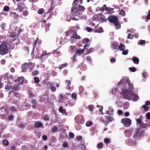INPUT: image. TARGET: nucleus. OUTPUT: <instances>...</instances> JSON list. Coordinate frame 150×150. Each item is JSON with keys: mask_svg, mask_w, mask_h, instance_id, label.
<instances>
[{"mask_svg": "<svg viewBox=\"0 0 150 150\" xmlns=\"http://www.w3.org/2000/svg\"><path fill=\"white\" fill-rule=\"evenodd\" d=\"M11 89H13L15 91H18L20 89V88L18 85H16L14 86L13 88H11Z\"/></svg>", "mask_w": 150, "mask_h": 150, "instance_id": "nucleus-39", "label": "nucleus"}, {"mask_svg": "<svg viewBox=\"0 0 150 150\" xmlns=\"http://www.w3.org/2000/svg\"><path fill=\"white\" fill-rule=\"evenodd\" d=\"M114 110L112 107L111 106H109L108 110L106 112L107 114L112 115L113 114Z\"/></svg>", "mask_w": 150, "mask_h": 150, "instance_id": "nucleus-17", "label": "nucleus"}, {"mask_svg": "<svg viewBox=\"0 0 150 150\" xmlns=\"http://www.w3.org/2000/svg\"><path fill=\"white\" fill-rule=\"evenodd\" d=\"M61 2L59 0H54L51 4V6L60 5L61 4Z\"/></svg>", "mask_w": 150, "mask_h": 150, "instance_id": "nucleus-13", "label": "nucleus"}, {"mask_svg": "<svg viewBox=\"0 0 150 150\" xmlns=\"http://www.w3.org/2000/svg\"><path fill=\"white\" fill-rule=\"evenodd\" d=\"M117 46L118 44L116 42L112 43L111 45L112 47L113 48V49L114 50H115L117 49Z\"/></svg>", "mask_w": 150, "mask_h": 150, "instance_id": "nucleus-30", "label": "nucleus"}, {"mask_svg": "<svg viewBox=\"0 0 150 150\" xmlns=\"http://www.w3.org/2000/svg\"><path fill=\"white\" fill-rule=\"evenodd\" d=\"M143 132L141 129H137L136 133L133 135V137L137 139L140 138V136L142 135Z\"/></svg>", "mask_w": 150, "mask_h": 150, "instance_id": "nucleus-9", "label": "nucleus"}, {"mask_svg": "<svg viewBox=\"0 0 150 150\" xmlns=\"http://www.w3.org/2000/svg\"><path fill=\"white\" fill-rule=\"evenodd\" d=\"M80 145L81 147L82 150H86V146L83 144H82L81 143Z\"/></svg>", "mask_w": 150, "mask_h": 150, "instance_id": "nucleus-46", "label": "nucleus"}, {"mask_svg": "<svg viewBox=\"0 0 150 150\" xmlns=\"http://www.w3.org/2000/svg\"><path fill=\"white\" fill-rule=\"evenodd\" d=\"M68 65V64L66 63L63 64H61L58 67V68L60 69H61L63 68L64 67H66Z\"/></svg>", "mask_w": 150, "mask_h": 150, "instance_id": "nucleus-32", "label": "nucleus"}, {"mask_svg": "<svg viewBox=\"0 0 150 150\" xmlns=\"http://www.w3.org/2000/svg\"><path fill=\"white\" fill-rule=\"evenodd\" d=\"M14 118V116L12 115H11L8 116V120H12Z\"/></svg>", "mask_w": 150, "mask_h": 150, "instance_id": "nucleus-63", "label": "nucleus"}, {"mask_svg": "<svg viewBox=\"0 0 150 150\" xmlns=\"http://www.w3.org/2000/svg\"><path fill=\"white\" fill-rule=\"evenodd\" d=\"M38 74V70H35L33 71L32 75L33 76H36Z\"/></svg>", "mask_w": 150, "mask_h": 150, "instance_id": "nucleus-51", "label": "nucleus"}, {"mask_svg": "<svg viewBox=\"0 0 150 150\" xmlns=\"http://www.w3.org/2000/svg\"><path fill=\"white\" fill-rule=\"evenodd\" d=\"M10 16L11 17H13L15 19H17L19 18V16L18 14L16 13L11 12L10 13Z\"/></svg>", "mask_w": 150, "mask_h": 150, "instance_id": "nucleus-19", "label": "nucleus"}, {"mask_svg": "<svg viewBox=\"0 0 150 150\" xmlns=\"http://www.w3.org/2000/svg\"><path fill=\"white\" fill-rule=\"evenodd\" d=\"M93 124V122L91 121H88L86 122V125L87 127H90L91 125Z\"/></svg>", "mask_w": 150, "mask_h": 150, "instance_id": "nucleus-49", "label": "nucleus"}, {"mask_svg": "<svg viewBox=\"0 0 150 150\" xmlns=\"http://www.w3.org/2000/svg\"><path fill=\"white\" fill-rule=\"evenodd\" d=\"M125 134L126 137H129L132 135L130 131L129 130H127L125 131Z\"/></svg>", "mask_w": 150, "mask_h": 150, "instance_id": "nucleus-22", "label": "nucleus"}, {"mask_svg": "<svg viewBox=\"0 0 150 150\" xmlns=\"http://www.w3.org/2000/svg\"><path fill=\"white\" fill-rule=\"evenodd\" d=\"M88 108L91 111H92L93 110V106L92 105H89L88 106Z\"/></svg>", "mask_w": 150, "mask_h": 150, "instance_id": "nucleus-60", "label": "nucleus"}, {"mask_svg": "<svg viewBox=\"0 0 150 150\" xmlns=\"http://www.w3.org/2000/svg\"><path fill=\"white\" fill-rule=\"evenodd\" d=\"M76 48L75 46H70L68 49V51L71 53H74L75 52Z\"/></svg>", "mask_w": 150, "mask_h": 150, "instance_id": "nucleus-12", "label": "nucleus"}, {"mask_svg": "<svg viewBox=\"0 0 150 150\" xmlns=\"http://www.w3.org/2000/svg\"><path fill=\"white\" fill-rule=\"evenodd\" d=\"M129 104L128 102H126L124 103L123 105V106L125 108L127 109L129 107Z\"/></svg>", "mask_w": 150, "mask_h": 150, "instance_id": "nucleus-48", "label": "nucleus"}, {"mask_svg": "<svg viewBox=\"0 0 150 150\" xmlns=\"http://www.w3.org/2000/svg\"><path fill=\"white\" fill-rule=\"evenodd\" d=\"M93 19L95 21H98L100 23L106 22L107 20L104 16L102 15L101 13H100L98 15H95L93 16Z\"/></svg>", "mask_w": 150, "mask_h": 150, "instance_id": "nucleus-4", "label": "nucleus"}, {"mask_svg": "<svg viewBox=\"0 0 150 150\" xmlns=\"http://www.w3.org/2000/svg\"><path fill=\"white\" fill-rule=\"evenodd\" d=\"M136 120L137 122V126L141 127L143 128H145L147 127V125L146 124H144L142 122L141 119H136Z\"/></svg>", "mask_w": 150, "mask_h": 150, "instance_id": "nucleus-10", "label": "nucleus"}, {"mask_svg": "<svg viewBox=\"0 0 150 150\" xmlns=\"http://www.w3.org/2000/svg\"><path fill=\"white\" fill-rule=\"evenodd\" d=\"M95 32V33H102L103 32V29L102 27H100L98 29L96 30Z\"/></svg>", "mask_w": 150, "mask_h": 150, "instance_id": "nucleus-34", "label": "nucleus"}, {"mask_svg": "<svg viewBox=\"0 0 150 150\" xmlns=\"http://www.w3.org/2000/svg\"><path fill=\"white\" fill-rule=\"evenodd\" d=\"M53 8L51 7V8H50V10H49V11L47 12V13L49 12L50 13V14L51 15L50 17L52 15H53V14L52 13V11H53Z\"/></svg>", "mask_w": 150, "mask_h": 150, "instance_id": "nucleus-47", "label": "nucleus"}, {"mask_svg": "<svg viewBox=\"0 0 150 150\" xmlns=\"http://www.w3.org/2000/svg\"><path fill=\"white\" fill-rule=\"evenodd\" d=\"M119 15H123V16H124L125 15V13L124 10L121 11L119 13Z\"/></svg>", "mask_w": 150, "mask_h": 150, "instance_id": "nucleus-55", "label": "nucleus"}, {"mask_svg": "<svg viewBox=\"0 0 150 150\" xmlns=\"http://www.w3.org/2000/svg\"><path fill=\"white\" fill-rule=\"evenodd\" d=\"M103 146V144L101 143H100L98 144L97 146V147L99 149H101V148Z\"/></svg>", "mask_w": 150, "mask_h": 150, "instance_id": "nucleus-58", "label": "nucleus"}, {"mask_svg": "<svg viewBox=\"0 0 150 150\" xmlns=\"http://www.w3.org/2000/svg\"><path fill=\"white\" fill-rule=\"evenodd\" d=\"M105 143L106 144H108L110 143V140L108 138H105L104 140Z\"/></svg>", "mask_w": 150, "mask_h": 150, "instance_id": "nucleus-53", "label": "nucleus"}, {"mask_svg": "<svg viewBox=\"0 0 150 150\" xmlns=\"http://www.w3.org/2000/svg\"><path fill=\"white\" fill-rule=\"evenodd\" d=\"M127 38L128 39H132L133 38V36L132 34H129L128 35Z\"/></svg>", "mask_w": 150, "mask_h": 150, "instance_id": "nucleus-62", "label": "nucleus"}, {"mask_svg": "<svg viewBox=\"0 0 150 150\" xmlns=\"http://www.w3.org/2000/svg\"><path fill=\"white\" fill-rule=\"evenodd\" d=\"M11 88V85L9 83H8L7 85L6 86L5 89L7 91H8Z\"/></svg>", "mask_w": 150, "mask_h": 150, "instance_id": "nucleus-36", "label": "nucleus"}, {"mask_svg": "<svg viewBox=\"0 0 150 150\" xmlns=\"http://www.w3.org/2000/svg\"><path fill=\"white\" fill-rule=\"evenodd\" d=\"M50 90L52 92H54L56 91V88L55 86H52L50 88Z\"/></svg>", "mask_w": 150, "mask_h": 150, "instance_id": "nucleus-42", "label": "nucleus"}, {"mask_svg": "<svg viewBox=\"0 0 150 150\" xmlns=\"http://www.w3.org/2000/svg\"><path fill=\"white\" fill-rule=\"evenodd\" d=\"M76 128L77 130H79L81 129V126L80 124H77L76 126Z\"/></svg>", "mask_w": 150, "mask_h": 150, "instance_id": "nucleus-43", "label": "nucleus"}, {"mask_svg": "<svg viewBox=\"0 0 150 150\" xmlns=\"http://www.w3.org/2000/svg\"><path fill=\"white\" fill-rule=\"evenodd\" d=\"M9 9V8L8 6H5L4 8V10L5 11H8Z\"/></svg>", "mask_w": 150, "mask_h": 150, "instance_id": "nucleus-56", "label": "nucleus"}, {"mask_svg": "<svg viewBox=\"0 0 150 150\" xmlns=\"http://www.w3.org/2000/svg\"><path fill=\"white\" fill-rule=\"evenodd\" d=\"M84 50L83 49V50H81V49L76 50V51H75V54L76 55V54H82V53H83Z\"/></svg>", "mask_w": 150, "mask_h": 150, "instance_id": "nucleus-27", "label": "nucleus"}, {"mask_svg": "<svg viewBox=\"0 0 150 150\" xmlns=\"http://www.w3.org/2000/svg\"><path fill=\"white\" fill-rule=\"evenodd\" d=\"M18 81L20 84H23L24 81V78L23 76H21L18 78Z\"/></svg>", "mask_w": 150, "mask_h": 150, "instance_id": "nucleus-24", "label": "nucleus"}, {"mask_svg": "<svg viewBox=\"0 0 150 150\" xmlns=\"http://www.w3.org/2000/svg\"><path fill=\"white\" fill-rule=\"evenodd\" d=\"M129 69L132 72H134L136 71V68L134 67H131L129 68Z\"/></svg>", "mask_w": 150, "mask_h": 150, "instance_id": "nucleus-50", "label": "nucleus"}, {"mask_svg": "<svg viewBox=\"0 0 150 150\" xmlns=\"http://www.w3.org/2000/svg\"><path fill=\"white\" fill-rule=\"evenodd\" d=\"M38 38H37L36 40L34 42V45H33V50H34L35 49V47L37 44V43L38 42Z\"/></svg>", "mask_w": 150, "mask_h": 150, "instance_id": "nucleus-44", "label": "nucleus"}, {"mask_svg": "<svg viewBox=\"0 0 150 150\" xmlns=\"http://www.w3.org/2000/svg\"><path fill=\"white\" fill-rule=\"evenodd\" d=\"M145 41L144 40H141L140 41L138 42L139 45H142L145 44Z\"/></svg>", "mask_w": 150, "mask_h": 150, "instance_id": "nucleus-57", "label": "nucleus"}, {"mask_svg": "<svg viewBox=\"0 0 150 150\" xmlns=\"http://www.w3.org/2000/svg\"><path fill=\"white\" fill-rule=\"evenodd\" d=\"M114 25L115 26L116 28V29H120L121 27L120 25V24L119 22L118 21L116 23H115Z\"/></svg>", "mask_w": 150, "mask_h": 150, "instance_id": "nucleus-33", "label": "nucleus"}, {"mask_svg": "<svg viewBox=\"0 0 150 150\" xmlns=\"http://www.w3.org/2000/svg\"><path fill=\"white\" fill-rule=\"evenodd\" d=\"M44 11V10L43 8L40 9L38 11V13L39 14H41Z\"/></svg>", "mask_w": 150, "mask_h": 150, "instance_id": "nucleus-59", "label": "nucleus"}, {"mask_svg": "<svg viewBox=\"0 0 150 150\" xmlns=\"http://www.w3.org/2000/svg\"><path fill=\"white\" fill-rule=\"evenodd\" d=\"M28 11L26 10H24L23 12V15L24 16H27L28 15Z\"/></svg>", "mask_w": 150, "mask_h": 150, "instance_id": "nucleus-40", "label": "nucleus"}, {"mask_svg": "<svg viewBox=\"0 0 150 150\" xmlns=\"http://www.w3.org/2000/svg\"><path fill=\"white\" fill-rule=\"evenodd\" d=\"M18 35V32L17 33H15V32L13 31L10 33L9 35L10 37L14 38L11 40V43H13V44H15L16 45H17V42H18V40L16 39V38L17 37Z\"/></svg>", "mask_w": 150, "mask_h": 150, "instance_id": "nucleus-5", "label": "nucleus"}, {"mask_svg": "<svg viewBox=\"0 0 150 150\" xmlns=\"http://www.w3.org/2000/svg\"><path fill=\"white\" fill-rule=\"evenodd\" d=\"M14 30L15 31H14L15 33L18 32V34L19 33V32H22L23 31V30H21V29L19 28L18 27H16L14 28Z\"/></svg>", "mask_w": 150, "mask_h": 150, "instance_id": "nucleus-35", "label": "nucleus"}, {"mask_svg": "<svg viewBox=\"0 0 150 150\" xmlns=\"http://www.w3.org/2000/svg\"><path fill=\"white\" fill-rule=\"evenodd\" d=\"M132 60L134 64H139V59L137 57H133L132 59Z\"/></svg>", "mask_w": 150, "mask_h": 150, "instance_id": "nucleus-20", "label": "nucleus"}, {"mask_svg": "<svg viewBox=\"0 0 150 150\" xmlns=\"http://www.w3.org/2000/svg\"><path fill=\"white\" fill-rule=\"evenodd\" d=\"M23 3H20L17 4L18 8L17 10H18L20 12H22L23 9Z\"/></svg>", "mask_w": 150, "mask_h": 150, "instance_id": "nucleus-15", "label": "nucleus"}, {"mask_svg": "<svg viewBox=\"0 0 150 150\" xmlns=\"http://www.w3.org/2000/svg\"><path fill=\"white\" fill-rule=\"evenodd\" d=\"M114 120L113 117L109 116H106L105 117V119H102V120L104 123H108Z\"/></svg>", "mask_w": 150, "mask_h": 150, "instance_id": "nucleus-8", "label": "nucleus"}, {"mask_svg": "<svg viewBox=\"0 0 150 150\" xmlns=\"http://www.w3.org/2000/svg\"><path fill=\"white\" fill-rule=\"evenodd\" d=\"M71 38H73L75 39H80L81 37L79 35H78L77 34H73V35L71 37Z\"/></svg>", "mask_w": 150, "mask_h": 150, "instance_id": "nucleus-31", "label": "nucleus"}, {"mask_svg": "<svg viewBox=\"0 0 150 150\" xmlns=\"http://www.w3.org/2000/svg\"><path fill=\"white\" fill-rule=\"evenodd\" d=\"M150 102L148 100L146 101L145 104L143 105L142 107L144 108V110L146 111H147L149 110V107L148 105H150Z\"/></svg>", "mask_w": 150, "mask_h": 150, "instance_id": "nucleus-16", "label": "nucleus"}, {"mask_svg": "<svg viewBox=\"0 0 150 150\" xmlns=\"http://www.w3.org/2000/svg\"><path fill=\"white\" fill-rule=\"evenodd\" d=\"M128 50L127 49L125 50H123L122 53L123 55H126L128 54Z\"/></svg>", "mask_w": 150, "mask_h": 150, "instance_id": "nucleus-61", "label": "nucleus"}, {"mask_svg": "<svg viewBox=\"0 0 150 150\" xmlns=\"http://www.w3.org/2000/svg\"><path fill=\"white\" fill-rule=\"evenodd\" d=\"M94 51V50L92 48H91L88 49L87 50V54H88L90 53H92Z\"/></svg>", "mask_w": 150, "mask_h": 150, "instance_id": "nucleus-41", "label": "nucleus"}, {"mask_svg": "<svg viewBox=\"0 0 150 150\" xmlns=\"http://www.w3.org/2000/svg\"><path fill=\"white\" fill-rule=\"evenodd\" d=\"M107 19L111 23L114 24L118 21L117 17L113 15L109 16L108 18Z\"/></svg>", "mask_w": 150, "mask_h": 150, "instance_id": "nucleus-7", "label": "nucleus"}, {"mask_svg": "<svg viewBox=\"0 0 150 150\" xmlns=\"http://www.w3.org/2000/svg\"><path fill=\"white\" fill-rule=\"evenodd\" d=\"M34 80L36 83H38L39 82V78L37 77H35L34 78Z\"/></svg>", "mask_w": 150, "mask_h": 150, "instance_id": "nucleus-54", "label": "nucleus"}, {"mask_svg": "<svg viewBox=\"0 0 150 150\" xmlns=\"http://www.w3.org/2000/svg\"><path fill=\"white\" fill-rule=\"evenodd\" d=\"M58 129V128L55 126L53 127L52 128V132H57Z\"/></svg>", "mask_w": 150, "mask_h": 150, "instance_id": "nucleus-52", "label": "nucleus"}, {"mask_svg": "<svg viewBox=\"0 0 150 150\" xmlns=\"http://www.w3.org/2000/svg\"><path fill=\"white\" fill-rule=\"evenodd\" d=\"M7 79L8 81V82L10 83L11 84V83H13V78L12 76H9L8 77Z\"/></svg>", "mask_w": 150, "mask_h": 150, "instance_id": "nucleus-26", "label": "nucleus"}, {"mask_svg": "<svg viewBox=\"0 0 150 150\" xmlns=\"http://www.w3.org/2000/svg\"><path fill=\"white\" fill-rule=\"evenodd\" d=\"M84 90L83 87L82 86H80L79 87V91L80 93H82Z\"/></svg>", "mask_w": 150, "mask_h": 150, "instance_id": "nucleus-45", "label": "nucleus"}, {"mask_svg": "<svg viewBox=\"0 0 150 150\" xmlns=\"http://www.w3.org/2000/svg\"><path fill=\"white\" fill-rule=\"evenodd\" d=\"M126 142L129 145H131L132 144L135 145L136 144V143L135 142H134L131 139H128L126 140Z\"/></svg>", "mask_w": 150, "mask_h": 150, "instance_id": "nucleus-23", "label": "nucleus"}, {"mask_svg": "<svg viewBox=\"0 0 150 150\" xmlns=\"http://www.w3.org/2000/svg\"><path fill=\"white\" fill-rule=\"evenodd\" d=\"M29 66V64L27 63H25L22 64L21 66L22 69V71L23 72H26Z\"/></svg>", "mask_w": 150, "mask_h": 150, "instance_id": "nucleus-11", "label": "nucleus"}, {"mask_svg": "<svg viewBox=\"0 0 150 150\" xmlns=\"http://www.w3.org/2000/svg\"><path fill=\"white\" fill-rule=\"evenodd\" d=\"M121 122L123 124L124 126L129 127L131 125L132 121L131 119L128 118H125L121 119Z\"/></svg>", "mask_w": 150, "mask_h": 150, "instance_id": "nucleus-6", "label": "nucleus"}, {"mask_svg": "<svg viewBox=\"0 0 150 150\" xmlns=\"http://www.w3.org/2000/svg\"><path fill=\"white\" fill-rule=\"evenodd\" d=\"M50 55V54L49 53H42L41 54L40 56L39 57V58H40L41 60H42L47 58L48 57V55Z\"/></svg>", "mask_w": 150, "mask_h": 150, "instance_id": "nucleus-14", "label": "nucleus"}, {"mask_svg": "<svg viewBox=\"0 0 150 150\" xmlns=\"http://www.w3.org/2000/svg\"><path fill=\"white\" fill-rule=\"evenodd\" d=\"M125 48V45L122 44H120V46L118 47V49L120 50L121 51H123Z\"/></svg>", "mask_w": 150, "mask_h": 150, "instance_id": "nucleus-28", "label": "nucleus"}, {"mask_svg": "<svg viewBox=\"0 0 150 150\" xmlns=\"http://www.w3.org/2000/svg\"><path fill=\"white\" fill-rule=\"evenodd\" d=\"M59 111L61 113H63V114H64L65 115H67V113L66 112V110H65L63 109H62V107L61 106L59 109Z\"/></svg>", "mask_w": 150, "mask_h": 150, "instance_id": "nucleus-21", "label": "nucleus"}, {"mask_svg": "<svg viewBox=\"0 0 150 150\" xmlns=\"http://www.w3.org/2000/svg\"><path fill=\"white\" fill-rule=\"evenodd\" d=\"M42 22L44 23L45 24L46 26V28L45 29L46 32H47L49 30V28L50 27V25H51V23H46V21L45 20H43L42 21Z\"/></svg>", "mask_w": 150, "mask_h": 150, "instance_id": "nucleus-18", "label": "nucleus"}, {"mask_svg": "<svg viewBox=\"0 0 150 150\" xmlns=\"http://www.w3.org/2000/svg\"><path fill=\"white\" fill-rule=\"evenodd\" d=\"M83 0H74L72 4L73 7L71 8V13L73 16H75L76 18H73L77 20L82 18V14L81 11H83L85 9L84 6H81L80 4H82Z\"/></svg>", "mask_w": 150, "mask_h": 150, "instance_id": "nucleus-2", "label": "nucleus"}, {"mask_svg": "<svg viewBox=\"0 0 150 150\" xmlns=\"http://www.w3.org/2000/svg\"><path fill=\"white\" fill-rule=\"evenodd\" d=\"M135 31V30L133 29V28H132L131 29H128L127 30V32H131L132 33H133Z\"/></svg>", "mask_w": 150, "mask_h": 150, "instance_id": "nucleus-64", "label": "nucleus"}, {"mask_svg": "<svg viewBox=\"0 0 150 150\" xmlns=\"http://www.w3.org/2000/svg\"><path fill=\"white\" fill-rule=\"evenodd\" d=\"M3 144L4 146H7L9 144L8 141L6 139H4L3 141Z\"/></svg>", "mask_w": 150, "mask_h": 150, "instance_id": "nucleus-38", "label": "nucleus"}, {"mask_svg": "<svg viewBox=\"0 0 150 150\" xmlns=\"http://www.w3.org/2000/svg\"><path fill=\"white\" fill-rule=\"evenodd\" d=\"M66 82L67 83V89H69L70 88V86L71 84V81L68 80H67L66 81Z\"/></svg>", "mask_w": 150, "mask_h": 150, "instance_id": "nucleus-29", "label": "nucleus"}, {"mask_svg": "<svg viewBox=\"0 0 150 150\" xmlns=\"http://www.w3.org/2000/svg\"><path fill=\"white\" fill-rule=\"evenodd\" d=\"M134 87L130 81L127 78L122 79L118 83L117 89L113 88L112 92L113 94H115L117 91L120 92V97L128 100H132L136 101L139 99L138 96L135 93Z\"/></svg>", "mask_w": 150, "mask_h": 150, "instance_id": "nucleus-1", "label": "nucleus"}, {"mask_svg": "<svg viewBox=\"0 0 150 150\" xmlns=\"http://www.w3.org/2000/svg\"><path fill=\"white\" fill-rule=\"evenodd\" d=\"M8 44L4 41H3L0 45V54L4 55L8 53L9 50Z\"/></svg>", "mask_w": 150, "mask_h": 150, "instance_id": "nucleus-3", "label": "nucleus"}, {"mask_svg": "<svg viewBox=\"0 0 150 150\" xmlns=\"http://www.w3.org/2000/svg\"><path fill=\"white\" fill-rule=\"evenodd\" d=\"M89 39L88 38H85L82 40V43L86 44V43H88L89 42Z\"/></svg>", "mask_w": 150, "mask_h": 150, "instance_id": "nucleus-37", "label": "nucleus"}, {"mask_svg": "<svg viewBox=\"0 0 150 150\" xmlns=\"http://www.w3.org/2000/svg\"><path fill=\"white\" fill-rule=\"evenodd\" d=\"M42 126V124L40 122H36L35 124V126L36 127H40Z\"/></svg>", "mask_w": 150, "mask_h": 150, "instance_id": "nucleus-25", "label": "nucleus"}]
</instances>
